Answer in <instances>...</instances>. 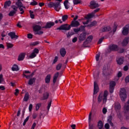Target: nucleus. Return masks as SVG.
<instances>
[{"label": "nucleus", "instance_id": "obj_9", "mask_svg": "<svg viewBox=\"0 0 129 129\" xmlns=\"http://www.w3.org/2000/svg\"><path fill=\"white\" fill-rule=\"evenodd\" d=\"M23 75L27 79H30V78H32L33 74H31V73L28 71H25L23 72Z\"/></svg>", "mask_w": 129, "mask_h": 129}, {"label": "nucleus", "instance_id": "obj_33", "mask_svg": "<svg viewBox=\"0 0 129 129\" xmlns=\"http://www.w3.org/2000/svg\"><path fill=\"white\" fill-rule=\"evenodd\" d=\"M12 71H18L19 67L17 66V64H14L12 68Z\"/></svg>", "mask_w": 129, "mask_h": 129}, {"label": "nucleus", "instance_id": "obj_60", "mask_svg": "<svg viewBox=\"0 0 129 129\" xmlns=\"http://www.w3.org/2000/svg\"><path fill=\"white\" fill-rule=\"evenodd\" d=\"M105 128L106 129H109V124H108V123H106L105 124Z\"/></svg>", "mask_w": 129, "mask_h": 129}, {"label": "nucleus", "instance_id": "obj_55", "mask_svg": "<svg viewBox=\"0 0 129 129\" xmlns=\"http://www.w3.org/2000/svg\"><path fill=\"white\" fill-rule=\"evenodd\" d=\"M27 37L28 39H32V38H33V35H32L31 34H28Z\"/></svg>", "mask_w": 129, "mask_h": 129}, {"label": "nucleus", "instance_id": "obj_23", "mask_svg": "<svg viewBox=\"0 0 129 129\" xmlns=\"http://www.w3.org/2000/svg\"><path fill=\"white\" fill-rule=\"evenodd\" d=\"M79 25H80V24H79V22L76 21H73L72 22L71 26L72 27H78Z\"/></svg>", "mask_w": 129, "mask_h": 129}, {"label": "nucleus", "instance_id": "obj_42", "mask_svg": "<svg viewBox=\"0 0 129 129\" xmlns=\"http://www.w3.org/2000/svg\"><path fill=\"white\" fill-rule=\"evenodd\" d=\"M7 46L8 48H13V47H14V44L10 43H7Z\"/></svg>", "mask_w": 129, "mask_h": 129}, {"label": "nucleus", "instance_id": "obj_56", "mask_svg": "<svg viewBox=\"0 0 129 129\" xmlns=\"http://www.w3.org/2000/svg\"><path fill=\"white\" fill-rule=\"evenodd\" d=\"M67 19H68V17H62V20L63 21V22H65V21H66L67 20Z\"/></svg>", "mask_w": 129, "mask_h": 129}, {"label": "nucleus", "instance_id": "obj_51", "mask_svg": "<svg viewBox=\"0 0 129 129\" xmlns=\"http://www.w3.org/2000/svg\"><path fill=\"white\" fill-rule=\"evenodd\" d=\"M15 95H16V96H18V95H19V89H16L15 90V92L14 93Z\"/></svg>", "mask_w": 129, "mask_h": 129}, {"label": "nucleus", "instance_id": "obj_28", "mask_svg": "<svg viewBox=\"0 0 129 129\" xmlns=\"http://www.w3.org/2000/svg\"><path fill=\"white\" fill-rule=\"evenodd\" d=\"M124 110L125 111V113L127 114H129V105H125L124 107Z\"/></svg>", "mask_w": 129, "mask_h": 129}, {"label": "nucleus", "instance_id": "obj_43", "mask_svg": "<svg viewBox=\"0 0 129 129\" xmlns=\"http://www.w3.org/2000/svg\"><path fill=\"white\" fill-rule=\"evenodd\" d=\"M99 57H100V53H98L96 55V61H98L99 60Z\"/></svg>", "mask_w": 129, "mask_h": 129}, {"label": "nucleus", "instance_id": "obj_50", "mask_svg": "<svg viewBox=\"0 0 129 129\" xmlns=\"http://www.w3.org/2000/svg\"><path fill=\"white\" fill-rule=\"evenodd\" d=\"M32 109H33V104H30L29 106V111H32Z\"/></svg>", "mask_w": 129, "mask_h": 129}, {"label": "nucleus", "instance_id": "obj_10", "mask_svg": "<svg viewBox=\"0 0 129 129\" xmlns=\"http://www.w3.org/2000/svg\"><path fill=\"white\" fill-rule=\"evenodd\" d=\"M116 83L114 81H111L110 82V87H109V92L110 93H112L113 92V90L114 89V86H115Z\"/></svg>", "mask_w": 129, "mask_h": 129}, {"label": "nucleus", "instance_id": "obj_54", "mask_svg": "<svg viewBox=\"0 0 129 129\" xmlns=\"http://www.w3.org/2000/svg\"><path fill=\"white\" fill-rule=\"evenodd\" d=\"M125 82L127 83V82H129V76H127L125 79Z\"/></svg>", "mask_w": 129, "mask_h": 129}, {"label": "nucleus", "instance_id": "obj_7", "mask_svg": "<svg viewBox=\"0 0 129 129\" xmlns=\"http://www.w3.org/2000/svg\"><path fill=\"white\" fill-rule=\"evenodd\" d=\"M70 29H71V25L64 24L58 28L57 30H64L65 31H69Z\"/></svg>", "mask_w": 129, "mask_h": 129}, {"label": "nucleus", "instance_id": "obj_39", "mask_svg": "<svg viewBox=\"0 0 129 129\" xmlns=\"http://www.w3.org/2000/svg\"><path fill=\"white\" fill-rule=\"evenodd\" d=\"M97 24V23L96 22V21H94V22H92L91 24H90V25H88V27H89V28L93 27V26L96 25Z\"/></svg>", "mask_w": 129, "mask_h": 129}, {"label": "nucleus", "instance_id": "obj_53", "mask_svg": "<svg viewBox=\"0 0 129 129\" xmlns=\"http://www.w3.org/2000/svg\"><path fill=\"white\" fill-rule=\"evenodd\" d=\"M73 43H76L77 42V37H75L72 40Z\"/></svg>", "mask_w": 129, "mask_h": 129}, {"label": "nucleus", "instance_id": "obj_8", "mask_svg": "<svg viewBox=\"0 0 129 129\" xmlns=\"http://www.w3.org/2000/svg\"><path fill=\"white\" fill-rule=\"evenodd\" d=\"M99 6L97 2L93 1L90 2V8H91V9H96V8H98Z\"/></svg>", "mask_w": 129, "mask_h": 129}, {"label": "nucleus", "instance_id": "obj_40", "mask_svg": "<svg viewBox=\"0 0 129 129\" xmlns=\"http://www.w3.org/2000/svg\"><path fill=\"white\" fill-rule=\"evenodd\" d=\"M92 39H93V37L92 36H90L87 38V42L89 43L91 41H92Z\"/></svg>", "mask_w": 129, "mask_h": 129}, {"label": "nucleus", "instance_id": "obj_41", "mask_svg": "<svg viewBox=\"0 0 129 129\" xmlns=\"http://www.w3.org/2000/svg\"><path fill=\"white\" fill-rule=\"evenodd\" d=\"M81 2V0H73L74 5H78V4H80Z\"/></svg>", "mask_w": 129, "mask_h": 129}, {"label": "nucleus", "instance_id": "obj_58", "mask_svg": "<svg viewBox=\"0 0 129 129\" xmlns=\"http://www.w3.org/2000/svg\"><path fill=\"white\" fill-rule=\"evenodd\" d=\"M102 41H103V38H101L99 40L98 44H101V43H102Z\"/></svg>", "mask_w": 129, "mask_h": 129}, {"label": "nucleus", "instance_id": "obj_3", "mask_svg": "<svg viewBox=\"0 0 129 129\" xmlns=\"http://www.w3.org/2000/svg\"><path fill=\"white\" fill-rule=\"evenodd\" d=\"M49 7L50 8H54V10L56 12H59L60 10H61V6L60 5V2H57V3H50L48 5Z\"/></svg>", "mask_w": 129, "mask_h": 129}, {"label": "nucleus", "instance_id": "obj_6", "mask_svg": "<svg viewBox=\"0 0 129 129\" xmlns=\"http://www.w3.org/2000/svg\"><path fill=\"white\" fill-rule=\"evenodd\" d=\"M41 26L36 25L33 27V31L35 32L36 35H42L43 34V31H40Z\"/></svg>", "mask_w": 129, "mask_h": 129}, {"label": "nucleus", "instance_id": "obj_37", "mask_svg": "<svg viewBox=\"0 0 129 129\" xmlns=\"http://www.w3.org/2000/svg\"><path fill=\"white\" fill-rule=\"evenodd\" d=\"M110 30V27L109 26L104 27L102 29V32H107Z\"/></svg>", "mask_w": 129, "mask_h": 129}, {"label": "nucleus", "instance_id": "obj_12", "mask_svg": "<svg viewBox=\"0 0 129 129\" xmlns=\"http://www.w3.org/2000/svg\"><path fill=\"white\" fill-rule=\"evenodd\" d=\"M129 25H126L123 28L122 31V33L124 36H126L128 34Z\"/></svg>", "mask_w": 129, "mask_h": 129}, {"label": "nucleus", "instance_id": "obj_20", "mask_svg": "<svg viewBox=\"0 0 129 129\" xmlns=\"http://www.w3.org/2000/svg\"><path fill=\"white\" fill-rule=\"evenodd\" d=\"M63 5L64 6V8L68 10L69 9V7H70V3L68 1V0H66L63 3Z\"/></svg>", "mask_w": 129, "mask_h": 129}, {"label": "nucleus", "instance_id": "obj_17", "mask_svg": "<svg viewBox=\"0 0 129 129\" xmlns=\"http://www.w3.org/2000/svg\"><path fill=\"white\" fill-rule=\"evenodd\" d=\"M25 56H26V53H21L18 56V61H23L25 59Z\"/></svg>", "mask_w": 129, "mask_h": 129}, {"label": "nucleus", "instance_id": "obj_62", "mask_svg": "<svg viewBox=\"0 0 129 129\" xmlns=\"http://www.w3.org/2000/svg\"><path fill=\"white\" fill-rule=\"evenodd\" d=\"M0 89L1 90H5L6 89V88H5V86H0Z\"/></svg>", "mask_w": 129, "mask_h": 129}, {"label": "nucleus", "instance_id": "obj_49", "mask_svg": "<svg viewBox=\"0 0 129 129\" xmlns=\"http://www.w3.org/2000/svg\"><path fill=\"white\" fill-rule=\"evenodd\" d=\"M40 106H41V104H37L36 105V110H39V108H40Z\"/></svg>", "mask_w": 129, "mask_h": 129}, {"label": "nucleus", "instance_id": "obj_24", "mask_svg": "<svg viewBox=\"0 0 129 129\" xmlns=\"http://www.w3.org/2000/svg\"><path fill=\"white\" fill-rule=\"evenodd\" d=\"M91 17H85V20L86 21V22H84L83 24L84 25H86L87 24H89L90 23V21H91Z\"/></svg>", "mask_w": 129, "mask_h": 129}, {"label": "nucleus", "instance_id": "obj_15", "mask_svg": "<svg viewBox=\"0 0 129 129\" xmlns=\"http://www.w3.org/2000/svg\"><path fill=\"white\" fill-rule=\"evenodd\" d=\"M99 88L98 85H97V83L96 82H94V93L96 94L98 92Z\"/></svg>", "mask_w": 129, "mask_h": 129}, {"label": "nucleus", "instance_id": "obj_45", "mask_svg": "<svg viewBox=\"0 0 129 129\" xmlns=\"http://www.w3.org/2000/svg\"><path fill=\"white\" fill-rule=\"evenodd\" d=\"M102 112L103 114H106V113L107 112V109H106V108H103L102 109Z\"/></svg>", "mask_w": 129, "mask_h": 129}, {"label": "nucleus", "instance_id": "obj_25", "mask_svg": "<svg viewBox=\"0 0 129 129\" xmlns=\"http://www.w3.org/2000/svg\"><path fill=\"white\" fill-rule=\"evenodd\" d=\"M116 61H117V64H118L119 65H121V64L123 63V57L120 58H117L116 59Z\"/></svg>", "mask_w": 129, "mask_h": 129}, {"label": "nucleus", "instance_id": "obj_29", "mask_svg": "<svg viewBox=\"0 0 129 129\" xmlns=\"http://www.w3.org/2000/svg\"><path fill=\"white\" fill-rule=\"evenodd\" d=\"M58 76H59V73H56L53 77V83H56V81H57V78H58Z\"/></svg>", "mask_w": 129, "mask_h": 129}, {"label": "nucleus", "instance_id": "obj_11", "mask_svg": "<svg viewBox=\"0 0 129 129\" xmlns=\"http://www.w3.org/2000/svg\"><path fill=\"white\" fill-rule=\"evenodd\" d=\"M114 109H115V111H116L117 112H119L121 107L120 104H119V103L115 102L114 104Z\"/></svg>", "mask_w": 129, "mask_h": 129}, {"label": "nucleus", "instance_id": "obj_16", "mask_svg": "<svg viewBox=\"0 0 129 129\" xmlns=\"http://www.w3.org/2000/svg\"><path fill=\"white\" fill-rule=\"evenodd\" d=\"M8 35L11 37V39H18L19 38V36L16 35L15 32H10Z\"/></svg>", "mask_w": 129, "mask_h": 129}, {"label": "nucleus", "instance_id": "obj_27", "mask_svg": "<svg viewBox=\"0 0 129 129\" xmlns=\"http://www.w3.org/2000/svg\"><path fill=\"white\" fill-rule=\"evenodd\" d=\"M60 55L62 57H64L65 55H66V50H65V48H61L60 50Z\"/></svg>", "mask_w": 129, "mask_h": 129}, {"label": "nucleus", "instance_id": "obj_52", "mask_svg": "<svg viewBox=\"0 0 129 129\" xmlns=\"http://www.w3.org/2000/svg\"><path fill=\"white\" fill-rule=\"evenodd\" d=\"M30 5L31 6H36V5H37V2H36L35 1H33L31 3Z\"/></svg>", "mask_w": 129, "mask_h": 129}, {"label": "nucleus", "instance_id": "obj_38", "mask_svg": "<svg viewBox=\"0 0 129 129\" xmlns=\"http://www.w3.org/2000/svg\"><path fill=\"white\" fill-rule=\"evenodd\" d=\"M35 80H36V79L35 78L31 79L28 82V84L29 85H32V84L35 82Z\"/></svg>", "mask_w": 129, "mask_h": 129}, {"label": "nucleus", "instance_id": "obj_36", "mask_svg": "<svg viewBox=\"0 0 129 129\" xmlns=\"http://www.w3.org/2000/svg\"><path fill=\"white\" fill-rule=\"evenodd\" d=\"M98 126L99 129H101L102 127H103V124L102 123V121H99L98 122Z\"/></svg>", "mask_w": 129, "mask_h": 129}, {"label": "nucleus", "instance_id": "obj_14", "mask_svg": "<svg viewBox=\"0 0 129 129\" xmlns=\"http://www.w3.org/2000/svg\"><path fill=\"white\" fill-rule=\"evenodd\" d=\"M99 11H100V9L97 8L93 12L89 14L88 15L87 17H94V16H95V13H98V12H99Z\"/></svg>", "mask_w": 129, "mask_h": 129}, {"label": "nucleus", "instance_id": "obj_4", "mask_svg": "<svg viewBox=\"0 0 129 129\" xmlns=\"http://www.w3.org/2000/svg\"><path fill=\"white\" fill-rule=\"evenodd\" d=\"M119 95L121 100L124 101L126 99V91H125V89L123 88L120 89Z\"/></svg>", "mask_w": 129, "mask_h": 129}, {"label": "nucleus", "instance_id": "obj_22", "mask_svg": "<svg viewBox=\"0 0 129 129\" xmlns=\"http://www.w3.org/2000/svg\"><path fill=\"white\" fill-rule=\"evenodd\" d=\"M128 41H129V38L128 37L125 38L122 42V45L126 46V44H128Z\"/></svg>", "mask_w": 129, "mask_h": 129}, {"label": "nucleus", "instance_id": "obj_18", "mask_svg": "<svg viewBox=\"0 0 129 129\" xmlns=\"http://www.w3.org/2000/svg\"><path fill=\"white\" fill-rule=\"evenodd\" d=\"M109 49L112 51H117V50H118V48H117V46L114 44H112L110 45Z\"/></svg>", "mask_w": 129, "mask_h": 129}, {"label": "nucleus", "instance_id": "obj_59", "mask_svg": "<svg viewBox=\"0 0 129 129\" xmlns=\"http://www.w3.org/2000/svg\"><path fill=\"white\" fill-rule=\"evenodd\" d=\"M123 70L124 71H127V70H128V67H127V66L124 67Z\"/></svg>", "mask_w": 129, "mask_h": 129}, {"label": "nucleus", "instance_id": "obj_44", "mask_svg": "<svg viewBox=\"0 0 129 129\" xmlns=\"http://www.w3.org/2000/svg\"><path fill=\"white\" fill-rule=\"evenodd\" d=\"M116 28H117V24H116V23H114V29L113 30V33H115V31H116Z\"/></svg>", "mask_w": 129, "mask_h": 129}, {"label": "nucleus", "instance_id": "obj_57", "mask_svg": "<svg viewBox=\"0 0 129 129\" xmlns=\"http://www.w3.org/2000/svg\"><path fill=\"white\" fill-rule=\"evenodd\" d=\"M39 44L38 42H33L31 45L32 46H36V45H38Z\"/></svg>", "mask_w": 129, "mask_h": 129}, {"label": "nucleus", "instance_id": "obj_32", "mask_svg": "<svg viewBox=\"0 0 129 129\" xmlns=\"http://www.w3.org/2000/svg\"><path fill=\"white\" fill-rule=\"evenodd\" d=\"M50 80H51V76L50 75H47L45 78L46 83H49V82H50Z\"/></svg>", "mask_w": 129, "mask_h": 129}, {"label": "nucleus", "instance_id": "obj_31", "mask_svg": "<svg viewBox=\"0 0 129 129\" xmlns=\"http://www.w3.org/2000/svg\"><path fill=\"white\" fill-rule=\"evenodd\" d=\"M111 119H112V117L111 116H109L107 119V122L110 123L111 126H113V123L111 122Z\"/></svg>", "mask_w": 129, "mask_h": 129}, {"label": "nucleus", "instance_id": "obj_5", "mask_svg": "<svg viewBox=\"0 0 129 129\" xmlns=\"http://www.w3.org/2000/svg\"><path fill=\"white\" fill-rule=\"evenodd\" d=\"M37 54H39V49L34 48L32 52L29 55H28L27 57L28 59H34L35 57L37 56Z\"/></svg>", "mask_w": 129, "mask_h": 129}, {"label": "nucleus", "instance_id": "obj_1", "mask_svg": "<svg viewBox=\"0 0 129 129\" xmlns=\"http://www.w3.org/2000/svg\"><path fill=\"white\" fill-rule=\"evenodd\" d=\"M21 1L23 0H18V2L16 3V6H13L12 7V9H13L10 12L9 14V16H13L14 15H16V13H17L18 11V8H19V10H20V12L21 15H23L24 14V9H25V7L22 4V2H21Z\"/></svg>", "mask_w": 129, "mask_h": 129}, {"label": "nucleus", "instance_id": "obj_2", "mask_svg": "<svg viewBox=\"0 0 129 129\" xmlns=\"http://www.w3.org/2000/svg\"><path fill=\"white\" fill-rule=\"evenodd\" d=\"M108 94V92L107 91H105L104 94H100L98 98V101L99 102H101L102 101L103 104H104L105 103H106V101L107 100V95Z\"/></svg>", "mask_w": 129, "mask_h": 129}, {"label": "nucleus", "instance_id": "obj_46", "mask_svg": "<svg viewBox=\"0 0 129 129\" xmlns=\"http://www.w3.org/2000/svg\"><path fill=\"white\" fill-rule=\"evenodd\" d=\"M4 82V78H3V75H0V84Z\"/></svg>", "mask_w": 129, "mask_h": 129}, {"label": "nucleus", "instance_id": "obj_30", "mask_svg": "<svg viewBox=\"0 0 129 129\" xmlns=\"http://www.w3.org/2000/svg\"><path fill=\"white\" fill-rule=\"evenodd\" d=\"M29 97H30V95H29V93H26L23 99L24 101H28V100H29Z\"/></svg>", "mask_w": 129, "mask_h": 129}, {"label": "nucleus", "instance_id": "obj_19", "mask_svg": "<svg viewBox=\"0 0 129 129\" xmlns=\"http://www.w3.org/2000/svg\"><path fill=\"white\" fill-rule=\"evenodd\" d=\"M92 115V113L90 112L89 114V129H92L93 128V126L91 124H90V122L91 121V115Z\"/></svg>", "mask_w": 129, "mask_h": 129}, {"label": "nucleus", "instance_id": "obj_64", "mask_svg": "<svg viewBox=\"0 0 129 129\" xmlns=\"http://www.w3.org/2000/svg\"><path fill=\"white\" fill-rule=\"evenodd\" d=\"M36 126V123H33L32 127H31V129H35V127Z\"/></svg>", "mask_w": 129, "mask_h": 129}, {"label": "nucleus", "instance_id": "obj_47", "mask_svg": "<svg viewBox=\"0 0 129 129\" xmlns=\"http://www.w3.org/2000/svg\"><path fill=\"white\" fill-rule=\"evenodd\" d=\"M61 67H62V64H58L57 66H56V70H60L61 69Z\"/></svg>", "mask_w": 129, "mask_h": 129}, {"label": "nucleus", "instance_id": "obj_48", "mask_svg": "<svg viewBox=\"0 0 129 129\" xmlns=\"http://www.w3.org/2000/svg\"><path fill=\"white\" fill-rule=\"evenodd\" d=\"M52 104V101H50L47 105V109L48 110H49V109H50V107H51V105Z\"/></svg>", "mask_w": 129, "mask_h": 129}, {"label": "nucleus", "instance_id": "obj_61", "mask_svg": "<svg viewBox=\"0 0 129 129\" xmlns=\"http://www.w3.org/2000/svg\"><path fill=\"white\" fill-rule=\"evenodd\" d=\"M57 61H58V57L57 56H55L54 59L53 60V63H56Z\"/></svg>", "mask_w": 129, "mask_h": 129}, {"label": "nucleus", "instance_id": "obj_13", "mask_svg": "<svg viewBox=\"0 0 129 129\" xmlns=\"http://www.w3.org/2000/svg\"><path fill=\"white\" fill-rule=\"evenodd\" d=\"M86 35L87 34L85 32L81 34L79 37L80 41H84V40L86 39Z\"/></svg>", "mask_w": 129, "mask_h": 129}, {"label": "nucleus", "instance_id": "obj_26", "mask_svg": "<svg viewBox=\"0 0 129 129\" xmlns=\"http://www.w3.org/2000/svg\"><path fill=\"white\" fill-rule=\"evenodd\" d=\"M54 23L53 22H48L46 24V25L45 26V28L46 29H48L49 28H51L52 26H54Z\"/></svg>", "mask_w": 129, "mask_h": 129}, {"label": "nucleus", "instance_id": "obj_35", "mask_svg": "<svg viewBox=\"0 0 129 129\" xmlns=\"http://www.w3.org/2000/svg\"><path fill=\"white\" fill-rule=\"evenodd\" d=\"M48 97H49V93L47 92H45L43 94V100L47 99Z\"/></svg>", "mask_w": 129, "mask_h": 129}, {"label": "nucleus", "instance_id": "obj_34", "mask_svg": "<svg viewBox=\"0 0 129 129\" xmlns=\"http://www.w3.org/2000/svg\"><path fill=\"white\" fill-rule=\"evenodd\" d=\"M11 4H12V2H11V1H7L5 2L4 8L6 9V8H8V7H10V6H11Z\"/></svg>", "mask_w": 129, "mask_h": 129}, {"label": "nucleus", "instance_id": "obj_63", "mask_svg": "<svg viewBox=\"0 0 129 129\" xmlns=\"http://www.w3.org/2000/svg\"><path fill=\"white\" fill-rule=\"evenodd\" d=\"M121 75H122V74H121V72H119L117 74L118 77H121Z\"/></svg>", "mask_w": 129, "mask_h": 129}, {"label": "nucleus", "instance_id": "obj_21", "mask_svg": "<svg viewBox=\"0 0 129 129\" xmlns=\"http://www.w3.org/2000/svg\"><path fill=\"white\" fill-rule=\"evenodd\" d=\"M85 28V26H82L79 28H77V29L75 28V29H74V31L75 33H78V32H80V31L82 30V29H83V30H84Z\"/></svg>", "mask_w": 129, "mask_h": 129}]
</instances>
